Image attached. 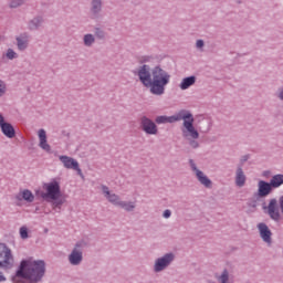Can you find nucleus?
Masks as SVG:
<instances>
[{
  "label": "nucleus",
  "mask_w": 283,
  "mask_h": 283,
  "mask_svg": "<svg viewBox=\"0 0 283 283\" xmlns=\"http://www.w3.org/2000/svg\"><path fill=\"white\" fill-rule=\"evenodd\" d=\"M156 56L154 55H142L138 59L139 67L134 74L138 76L139 82L144 87H149L150 94L154 96H163L169 82L171 81V74L165 71L160 64L154 67L147 63H154Z\"/></svg>",
  "instance_id": "1"
},
{
  "label": "nucleus",
  "mask_w": 283,
  "mask_h": 283,
  "mask_svg": "<svg viewBox=\"0 0 283 283\" xmlns=\"http://www.w3.org/2000/svg\"><path fill=\"white\" fill-rule=\"evenodd\" d=\"M45 261L23 259L11 281L13 283H40L45 277Z\"/></svg>",
  "instance_id": "2"
},
{
  "label": "nucleus",
  "mask_w": 283,
  "mask_h": 283,
  "mask_svg": "<svg viewBox=\"0 0 283 283\" xmlns=\"http://www.w3.org/2000/svg\"><path fill=\"white\" fill-rule=\"evenodd\" d=\"M43 189H45V192L36 190L35 196L42 198L45 202H50L53 211H61V208L65 205L63 192H61V182L53 179L51 182L44 184Z\"/></svg>",
  "instance_id": "3"
},
{
  "label": "nucleus",
  "mask_w": 283,
  "mask_h": 283,
  "mask_svg": "<svg viewBox=\"0 0 283 283\" xmlns=\"http://www.w3.org/2000/svg\"><path fill=\"white\" fill-rule=\"evenodd\" d=\"M87 247V243L84 240L77 241L71 253L67 255V262L71 266H81L83 264V249Z\"/></svg>",
  "instance_id": "4"
},
{
  "label": "nucleus",
  "mask_w": 283,
  "mask_h": 283,
  "mask_svg": "<svg viewBox=\"0 0 283 283\" xmlns=\"http://www.w3.org/2000/svg\"><path fill=\"white\" fill-rule=\"evenodd\" d=\"M193 114L191 112L188 113V117L184 119L182 127H181V134L185 139L188 138H200V133H198V129H196V126H193L195 123Z\"/></svg>",
  "instance_id": "5"
},
{
  "label": "nucleus",
  "mask_w": 283,
  "mask_h": 283,
  "mask_svg": "<svg viewBox=\"0 0 283 283\" xmlns=\"http://www.w3.org/2000/svg\"><path fill=\"white\" fill-rule=\"evenodd\" d=\"M175 260L176 254L174 252H168L163 256L157 258L153 266L154 273H163V271H167V269L174 264Z\"/></svg>",
  "instance_id": "6"
},
{
  "label": "nucleus",
  "mask_w": 283,
  "mask_h": 283,
  "mask_svg": "<svg viewBox=\"0 0 283 283\" xmlns=\"http://www.w3.org/2000/svg\"><path fill=\"white\" fill-rule=\"evenodd\" d=\"M14 266V256L12 250L6 243H0V269H12Z\"/></svg>",
  "instance_id": "7"
},
{
  "label": "nucleus",
  "mask_w": 283,
  "mask_h": 283,
  "mask_svg": "<svg viewBox=\"0 0 283 283\" xmlns=\"http://www.w3.org/2000/svg\"><path fill=\"white\" fill-rule=\"evenodd\" d=\"M139 127L149 136H156L158 134V126L156 123L147 116H143L139 120Z\"/></svg>",
  "instance_id": "8"
},
{
  "label": "nucleus",
  "mask_w": 283,
  "mask_h": 283,
  "mask_svg": "<svg viewBox=\"0 0 283 283\" xmlns=\"http://www.w3.org/2000/svg\"><path fill=\"white\" fill-rule=\"evenodd\" d=\"M62 164L64 165L65 169H73L77 171L78 176H83V170L78 166V161L70 156L62 155L59 157Z\"/></svg>",
  "instance_id": "9"
},
{
  "label": "nucleus",
  "mask_w": 283,
  "mask_h": 283,
  "mask_svg": "<svg viewBox=\"0 0 283 283\" xmlns=\"http://www.w3.org/2000/svg\"><path fill=\"white\" fill-rule=\"evenodd\" d=\"M273 191V187L271 186V182L260 180L258 182V192L256 196L258 198H266Z\"/></svg>",
  "instance_id": "10"
},
{
  "label": "nucleus",
  "mask_w": 283,
  "mask_h": 283,
  "mask_svg": "<svg viewBox=\"0 0 283 283\" xmlns=\"http://www.w3.org/2000/svg\"><path fill=\"white\" fill-rule=\"evenodd\" d=\"M260 238L265 242L266 244H271L272 239L271 235H273V232H271V229H269V226L266 223L261 222L258 226Z\"/></svg>",
  "instance_id": "11"
},
{
  "label": "nucleus",
  "mask_w": 283,
  "mask_h": 283,
  "mask_svg": "<svg viewBox=\"0 0 283 283\" xmlns=\"http://www.w3.org/2000/svg\"><path fill=\"white\" fill-rule=\"evenodd\" d=\"M103 12V0H92L90 14L91 19H101V13Z\"/></svg>",
  "instance_id": "12"
},
{
  "label": "nucleus",
  "mask_w": 283,
  "mask_h": 283,
  "mask_svg": "<svg viewBox=\"0 0 283 283\" xmlns=\"http://www.w3.org/2000/svg\"><path fill=\"white\" fill-rule=\"evenodd\" d=\"M38 136H39V147L40 149H43V151H46V154H52V146H50V144H48V134L45 133V129L41 128L38 132Z\"/></svg>",
  "instance_id": "13"
},
{
  "label": "nucleus",
  "mask_w": 283,
  "mask_h": 283,
  "mask_svg": "<svg viewBox=\"0 0 283 283\" xmlns=\"http://www.w3.org/2000/svg\"><path fill=\"white\" fill-rule=\"evenodd\" d=\"M102 193L104 195V198H106L111 205H115V207H118V203L122 202L120 197L116 193H112L109 187L105 185H102Z\"/></svg>",
  "instance_id": "14"
},
{
  "label": "nucleus",
  "mask_w": 283,
  "mask_h": 283,
  "mask_svg": "<svg viewBox=\"0 0 283 283\" xmlns=\"http://www.w3.org/2000/svg\"><path fill=\"white\" fill-rule=\"evenodd\" d=\"M268 213L272 220H280V209H277V199H271L268 206Z\"/></svg>",
  "instance_id": "15"
},
{
  "label": "nucleus",
  "mask_w": 283,
  "mask_h": 283,
  "mask_svg": "<svg viewBox=\"0 0 283 283\" xmlns=\"http://www.w3.org/2000/svg\"><path fill=\"white\" fill-rule=\"evenodd\" d=\"M235 185L239 189H242V187L247 185V174H244V168H237Z\"/></svg>",
  "instance_id": "16"
},
{
  "label": "nucleus",
  "mask_w": 283,
  "mask_h": 283,
  "mask_svg": "<svg viewBox=\"0 0 283 283\" xmlns=\"http://www.w3.org/2000/svg\"><path fill=\"white\" fill-rule=\"evenodd\" d=\"M196 178L200 185L206 187V189H211V187H213V181H211V179H209V177H207L202 170L197 171Z\"/></svg>",
  "instance_id": "17"
},
{
  "label": "nucleus",
  "mask_w": 283,
  "mask_h": 283,
  "mask_svg": "<svg viewBox=\"0 0 283 283\" xmlns=\"http://www.w3.org/2000/svg\"><path fill=\"white\" fill-rule=\"evenodd\" d=\"M0 129L3 136H6L7 138H14V136H17V130H14V126H12V124L8 122L3 126H1Z\"/></svg>",
  "instance_id": "18"
},
{
  "label": "nucleus",
  "mask_w": 283,
  "mask_h": 283,
  "mask_svg": "<svg viewBox=\"0 0 283 283\" xmlns=\"http://www.w3.org/2000/svg\"><path fill=\"white\" fill-rule=\"evenodd\" d=\"M188 115V111H180L177 115L166 116V120L167 123H178V120H185L186 118H189Z\"/></svg>",
  "instance_id": "19"
},
{
  "label": "nucleus",
  "mask_w": 283,
  "mask_h": 283,
  "mask_svg": "<svg viewBox=\"0 0 283 283\" xmlns=\"http://www.w3.org/2000/svg\"><path fill=\"white\" fill-rule=\"evenodd\" d=\"M197 77L195 75H190L188 77H184L181 83L179 84L180 90H189V87L196 85Z\"/></svg>",
  "instance_id": "20"
},
{
  "label": "nucleus",
  "mask_w": 283,
  "mask_h": 283,
  "mask_svg": "<svg viewBox=\"0 0 283 283\" xmlns=\"http://www.w3.org/2000/svg\"><path fill=\"white\" fill-rule=\"evenodd\" d=\"M15 200H25V202H32L34 200V193H32L29 189H24L15 196Z\"/></svg>",
  "instance_id": "21"
},
{
  "label": "nucleus",
  "mask_w": 283,
  "mask_h": 283,
  "mask_svg": "<svg viewBox=\"0 0 283 283\" xmlns=\"http://www.w3.org/2000/svg\"><path fill=\"white\" fill-rule=\"evenodd\" d=\"M270 185L272 186V189H277L279 187H282L283 175L282 174L274 175L270 180Z\"/></svg>",
  "instance_id": "22"
},
{
  "label": "nucleus",
  "mask_w": 283,
  "mask_h": 283,
  "mask_svg": "<svg viewBox=\"0 0 283 283\" xmlns=\"http://www.w3.org/2000/svg\"><path fill=\"white\" fill-rule=\"evenodd\" d=\"M43 25V18L35 17L29 21V30H39Z\"/></svg>",
  "instance_id": "23"
},
{
  "label": "nucleus",
  "mask_w": 283,
  "mask_h": 283,
  "mask_svg": "<svg viewBox=\"0 0 283 283\" xmlns=\"http://www.w3.org/2000/svg\"><path fill=\"white\" fill-rule=\"evenodd\" d=\"M83 43L85 48H92V45L96 43V36H94L92 33H86L83 36Z\"/></svg>",
  "instance_id": "24"
},
{
  "label": "nucleus",
  "mask_w": 283,
  "mask_h": 283,
  "mask_svg": "<svg viewBox=\"0 0 283 283\" xmlns=\"http://www.w3.org/2000/svg\"><path fill=\"white\" fill-rule=\"evenodd\" d=\"M95 40L97 39L98 41H105L107 39V32H105V30H103L99 27H96L94 29V35Z\"/></svg>",
  "instance_id": "25"
},
{
  "label": "nucleus",
  "mask_w": 283,
  "mask_h": 283,
  "mask_svg": "<svg viewBox=\"0 0 283 283\" xmlns=\"http://www.w3.org/2000/svg\"><path fill=\"white\" fill-rule=\"evenodd\" d=\"M118 207H120V209H124V211L132 212L134 211V209H136V203L134 201H120L118 203Z\"/></svg>",
  "instance_id": "26"
},
{
  "label": "nucleus",
  "mask_w": 283,
  "mask_h": 283,
  "mask_svg": "<svg viewBox=\"0 0 283 283\" xmlns=\"http://www.w3.org/2000/svg\"><path fill=\"white\" fill-rule=\"evenodd\" d=\"M229 270L224 269L219 276H217V282L219 283H229Z\"/></svg>",
  "instance_id": "27"
},
{
  "label": "nucleus",
  "mask_w": 283,
  "mask_h": 283,
  "mask_svg": "<svg viewBox=\"0 0 283 283\" xmlns=\"http://www.w3.org/2000/svg\"><path fill=\"white\" fill-rule=\"evenodd\" d=\"M17 46L20 52H23V50H28V40L24 38H17Z\"/></svg>",
  "instance_id": "28"
},
{
  "label": "nucleus",
  "mask_w": 283,
  "mask_h": 283,
  "mask_svg": "<svg viewBox=\"0 0 283 283\" xmlns=\"http://www.w3.org/2000/svg\"><path fill=\"white\" fill-rule=\"evenodd\" d=\"M251 158V155L247 154L240 157L237 168L244 169V164Z\"/></svg>",
  "instance_id": "29"
},
{
  "label": "nucleus",
  "mask_w": 283,
  "mask_h": 283,
  "mask_svg": "<svg viewBox=\"0 0 283 283\" xmlns=\"http://www.w3.org/2000/svg\"><path fill=\"white\" fill-rule=\"evenodd\" d=\"M28 0H11L9 3V7L14 9V8H21Z\"/></svg>",
  "instance_id": "30"
},
{
  "label": "nucleus",
  "mask_w": 283,
  "mask_h": 283,
  "mask_svg": "<svg viewBox=\"0 0 283 283\" xmlns=\"http://www.w3.org/2000/svg\"><path fill=\"white\" fill-rule=\"evenodd\" d=\"M186 140H188L191 149H198V147H200V143H198V138H188Z\"/></svg>",
  "instance_id": "31"
},
{
  "label": "nucleus",
  "mask_w": 283,
  "mask_h": 283,
  "mask_svg": "<svg viewBox=\"0 0 283 283\" xmlns=\"http://www.w3.org/2000/svg\"><path fill=\"white\" fill-rule=\"evenodd\" d=\"M155 123H157V125H167V116H157Z\"/></svg>",
  "instance_id": "32"
},
{
  "label": "nucleus",
  "mask_w": 283,
  "mask_h": 283,
  "mask_svg": "<svg viewBox=\"0 0 283 283\" xmlns=\"http://www.w3.org/2000/svg\"><path fill=\"white\" fill-rule=\"evenodd\" d=\"M20 237L22 240H28V228L27 227H21L20 228Z\"/></svg>",
  "instance_id": "33"
},
{
  "label": "nucleus",
  "mask_w": 283,
  "mask_h": 283,
  "mask_svg": "<svg viewBox=\"0 0 283 283\" xmlns=\"http://www.w3.org/2000/svg\"><path fill=\"white\" fill-rule=\"evenodd\" d=\"M7 59H9L10 61L17 59V52H14V50H12V49H8L7 50Z\"/></svg>",
  "instance_id": "34"
},
{
  "label": "nucleus",
  "mask_w": 283,
  "mask_h": 283,
  "mask_svg": "<svg viewBox=\"0 0 283 283\" xmlns=\"http://www.w3.org/2000/svg\"><path fill=\"white\" fill-rule=\"evenodd\" d=\"M7 86H6V82H3L2 80H0V98L2 96H6V92H7Z\"/></svg>",
  "instance_id": "35"
},
{
  "label": "nucleus",
  "mask_w": 283,
  "mask_h": 283,
  "mask_svg": "<svg viewBox=\"0 0 283 283\" xmlns=\"http://www.w3.org/2000/svg\"><path fill=\"white\" fill-rule=\"evenodd\" d=\"M247 206L250 209H258V199H249V201L247 202Z\"/></svg>",
  "instance_id": "36"
},
{
  "label": "nucleus",
  "mask_w": 283,
  "mask_h": 283,
  "mask_svg": "<svg viewBox=\"0 0 283 283\" xmlns=\"http://www.w3.org/2000/svg\"><path fill=\"white\" fill-rule=\"evenodd\" d=\"M189 166L190 169L198 175V171H201L200 169H198V166H196V161H193V159H189Z\"/></svg>",
  "instance_id": "37"
},
{
  "label": "nucleus",
  "mask_w": 283,
  "mask_h": 283,
  "mask_svg": "<svg viewBox=\"0 0 283 283\" xmlns=\"http://www.w3.org/2000/svg\"><path fill=\"white\" fill-rule=\"evenodd\" d=\"M275 96L276 98H279V101L283 102V86L279 87L275 92Z\"/></svg>",
  "instance_id": "38"
},
{
  "label": "nucleus",
  "mask_w": 283,
  "mask_h": 283,
  "mask_svg": "<svg viewBox=\"0 0 283 283\" xmlns=\"http://www.w3.org/2000/svg\"><path fill=\"white\" fill-rule=\"evenodd\" d=\"M196 48L202 50V48H205V40H197Z\"/></svg>",
  "instance_id": "39"
},
{
  "label": "nucleus",
  "mask_w": 283,
  "mask_h": 283,
  "mask_svg": "<svg viewBox=\"0 0 283 283\" xmlns=\"http://www.w3.org/2000/svg\"><path fill=\"white\" fill-rule=\"evenodd\" d=\"M163 218H165L166 220H169V218H171V210L166 209V210L163 212Z\"/></svg>",
  "instance_id": "40"
},
{
  "label": "nucleus",
  "mask_w": 283,
  "mask_h": 283,
  "mask_svg": "<svg viewBox=\"0 0 283 283\" xmlns=\"http://www.w3.org/2000/svg\"><path fill=\"white\" fill-rule=\"evenodd\" d=\"M8 122H6V117H3V114L0 113V127H3Z\"/></svg>",
  "instance_id": "41"
},
{
  "label": "nucleus",
  "mask_w": 283,
  "mask_h": 283,
  "mask_svg": "<svg viewBox=\"0 0 283 283\" xmlns=\"http://www.w3.org/2000/svg\"><path fill=\"white\" fill-rule=\"evenodd\" d=\"M6 275H3V272H0V282H6Z\"/></svg>",
  "instance_id": "42"
},
{
  "label": "nucleus",
  "mask_w": 283,
  "mask_h": 283,
  "mask_svg": "<svg viewBox=\"0 0 283 283\" xmlns=\"http://www.w3.org/2000/svg\"><path fill=\"white\" fill-rule=\"evenodd\" d=\"M269 174H271V171L266 170L263 172V176H269Z\"/></svg>",
  "instance_id": "43"
}]
</instances>
